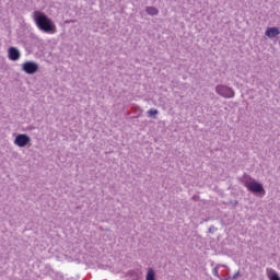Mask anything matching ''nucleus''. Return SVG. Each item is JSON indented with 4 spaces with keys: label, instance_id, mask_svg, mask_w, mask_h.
<instances>
[{
    "label": "nucleus",
    "instance_id": "f257e3e1",
    "mask_svg": "<svg viewBox=\"0 0 280 280\" xmlns=\"http://www.w3.org/2000/svg\"><path fill=\"white\" fill-rule=\"evenodd\" d=\"M33 19L38 30L46 34H56V24H54L51 19H49L45 13L35 11L33 13Z\"/></svg>",
    "mask_w": 280,
    "mask_h": 280
},
{
    "label": "nucleus",
    "instance_id": "f03ea898",
    "mask_svg": "<svg viewBox=\"0 0 280 280\" xmlns=\"http://www.w3.org/2000/svg\"><path fill=\"white\" fill-rule=\"evenodd\" d=\"M245 187L248 191H252V194H262V196L266 195L264 185H261L260 183H258L255 179L246 182Z\"/></svg>",
    "mask_w": 280,
    "mask_h": 280
},
{
    "label": "nucleus",
    "instance_id": "7ed1b4c3",
    "mask_svg": "<svg viewBox=\"0 0 280 280\" xmlns=\"http://www.w3.org/2000/svg\"><path fill=\"white\" fill-rule=\"evenodd\" d=\"M215 91L218 95H221V97H225V98L235 97V92L233 91V89L226 85H218L215 88Z\"/></svg>",
    "mask_w": 280,
    "mask_h": 280
},
{
    "label": "nucleus",
    "instance_id": "20e7f679",
    "mask_svg": "<svg viewBox=\"0 0 280 280\" xmlns=\"http://www.w3.org/2000/svg\"><path fill=\"white\" fill-rule=\"evenodd\" d=\"M22 71L28 75H34V73L38 72V65L34 61H26L22 65Z\"/></svg>",
    "mask_w": 280,
    "mask_h": 280
},
{
    "label": "nucleus",
    "instance_id": "39448f33",
    "mask_svg": "<svg viewBox=\"0 0 280 280\" xmlns=\"http://www.w3.org/2000/svg\"><path fill=\"white\" fill-rule=\"evenodd\" d=\"M32 141V139L25 135V133H20L15 137L14 144L18 145V148H25Z\"/></svg>",
    "mask_w": 280,
    "mask_h": 280
},
{
    "label": "nucleus",
    "instance_id": "423d86ee",
    "mask_svg": "<svg viewBox=\"0 0 280 280\" xmlns=\"http://www.w3.org/2000/svg\"><path fill=\"white\" fill-rule=\"evenodd\" d=\"M8 58L9 60L16 61L21 58V52L19 51V49L10 47L8 50Z\"/></svg>",
    "mask_w": 280,
    "mask_h": 280
},
{
    "label": "nucleus",
    "instance_id": "0eeeda50",
    "mask_svg": "<svg viewBox=\"0 0 280 280\" xmlns=\"http://www.w3.org/2000/svg\"><path fill=\"white\" fill-rule=\"evenodd\" d=\"M265 34L268 38H276V36L280 35V31L278 27H268Z\"/></svg>",
    "mask_w": 280,
    "mask_h": 280
},
{
    "label": "nucleus",
    "instance_id": "6e6552de",
    "mask_svg": "<svg viewBox=\"0 0 280 280\" xmlns=\"http://www.w3.org/2000/svg\"><path fill=\"white\" fill-rule=\"evenodd\" d=\"M266 272H267V277L269 280H280L279 273H277V271H275V269L267 268Z\"/></svg>",
    "mask_w": 280,
    "mask_h": 280
},
{
    "label": "nucleus",
    "instance_id": "1a4fd4ad",
    "mask_svg": "<svg viewBox=\"0 0 280 280\" xmlns=\"http://www.w3.org/2000/svg\"><path fill=\"white\" fill-rule=\"evenodd\" d=\"M147 12L151 15V16H156V14H159V10L154 7H148L147 8Z\"/></svg>",
    "mask_w": 280,
    "mask_h": 280
},
{
    "label": "nucleus",
    "instance_id": "9d476101",
    "mask_svg": "<svg viewBox=\"0 0 280 280\" xmlns=\"http://www.w3.org/2000/svg\"><path fill=\"white\" fill-rule=\"evenodd\" d=\"M147 280H154V269L148 270Z\"/></svg>",
    "mask_w": 280,
    "mask_h": 280
},
{
    "label": "nucleus",
    "instance_id": "9b49d317",
    "mask_svg": "<svg viewBox=\"0 0 280 280\" xmlns=\"http://www.w3.org/2000/svg\"><path fill=\"white\" fill-rule=\"evenodd\" d=\"M148 115H149V117H154V115H159V110H156V109H149L148 110Z\"/></svg>",
    "mask_w": 280,
    "mask_h": 280
}]
</instances>
